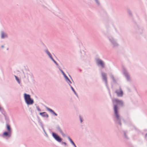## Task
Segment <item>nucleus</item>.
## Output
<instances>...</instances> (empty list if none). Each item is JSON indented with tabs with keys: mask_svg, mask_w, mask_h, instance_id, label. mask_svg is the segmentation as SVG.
<instances>
[{
	"mask_svg": "<svg viewBox=\"0 0 147 147\" xmlns=\"http://www.w3.org/2000/svg\"><path fill=\"white\" fill-rule=\"evenodd\" d=\"M114 110L115 113V119L114 120L115 123H118L120 126L121 125V117L119 115L118 111V108L117 105L114 106Z\"/></svg>",
	"mask_w": 147,
	"mask_h": 147,
	"instance_id": "obj_1",
	"label": "nucleus"
},
{
	"mask_svg": "<svg viewBox=\"0 0 147 147\" xmlns=\"http://www.w3.org/2000/svg\"><path fill=\"white\" fill-rule=\"evenodd\" d=\"M107 38L113 48H115L119 47V44L117 42V39L111 36H107Z\"/></svg>",
	"mask_w": 147,
	"mask_h": 147,
	"instance_id": "obj_2",
	"label": "nucleus"
},
{
	"mask_svg": "<svg viewBox=\"0 0 147 147\" xmlns=\"http://www.w3.org/2000/svg\"><path fill=\"white\" fill-rule=\"evenodd\" d=\"M24 97L25 102L28 105H31L33 104V100L31 98L30 95L25 93L24 94Z\"/></svg>",
	"mask_w": 147,
	"mask_h": 147,
	"instance_id": "obj_3",
	"label": "nucleus"
},
{
	"mask_svg": "<svg viewBox=\"0 0 147 147\" xmlns=\"http://www.w3.org/2000/svg\"><path fill=\"white\" fill-rule=\"evenodd\" d=\"M122 71L123 74L125 76L127 81H131V79L130 76V75L127 70L125 67H123Z\"/></svg>",
	"mask_w": 147,
	"mask_h": 147,
	"instance_id": "obj_4",
	"label": "nucleus"
},
{
	"mask_svg": "<svg viewBox=\"0 0 147 147\" xmlns=\"http://www.w3.org/2000/svg\"><path fill=\"white\" fill-rule=\"evenodd\" d=\"M101 75L102 77V81L105 82V84L109 91L110 90L109 89L108 86V81L107 78V74L106 73L103 72H101Z\"/></svg>",
	"mask_w": 147,
	"mask_h": 147,
	"instance_id": "obj_5",
	"label": "nucleus"
},
{
	"mask_svg": "<svg viewBox=\"0 0 147 147\" xmlns=\"http://www.w3.org/2000/svg\"><path fill=\"white\" fill-rule=\"evenodd\" d=\"M96 61L98 65L100 66L102 68L105 67V63L102 60L99 58H97L96 59Z\"/></svg>",
	"mask_w": 147,
	"mask_h": 147,
	"instance_id": "obj_6",
	"label": "nucleus"
},
{
	"mask_svg": "<svg viewBox=\"0 0 147 147\" xmlns=\"http://www.w3.org/2000/svg\"><path fill=\"white\" fill-rule=\"evenodd\" d=\"M52 136L54 139L58 142H61L62 141V138L56 133L52 132Z\"/></svg>",
	"mask_w": 147,
	"mask_h": 147,
	"instance_id": "obj_7",
	"label": "nucleus"
},
{
	"mask_svg": "<svg viewBox=\"0 0 147 147\" xmlns=\"http://www.w3.org/2000/svg\"><path fill=\"white\" fill-rule=\"evenodd\" d=\"M119 90H116L115 92L117 94L118 96L122 97L123 96V92L122 90L121 86H119Z\"/></svg>",
	"mask_w": 147,
	"mask_h": 147,
	"instance_id": "obj_8",
	"label": "nucleus"
},
{
	"mask_svg": "<svg viewBox=\"0 0 147 147\" xmlns=\"http://www.w3.org/2000/svg\"><path fill=\"white\" fill-rule=\"evenodd\" d=\"M114 102L117 104L121 106L123 105V102L121 100H119L117 99L115 100Z\"/></svg>",
	"mask_w": 147,
	"mask_h": 147,
	"instance_id": "obj_9",
	"label": "nucleus"
},
{
	"mask_svg": "<svg viewBox=\"0 0 147 147\" xmlns=\"http://www.w3.org/2000/svg\"><path fill=\"white\" fill-rule=\"evenodd\" d=\"M39 114L40 115L43 117L48 118L49 117L48 115L46 112H40Z\"/></svg>",
	"mask_w": 147,
	"mask_h": 147,
	"instance_id": "obj_10",
	"label": "nucleus"
},
{
	"mask_svg": "<svg viewBox=\"0 0 147 147\" xmlns=\"http://www.w3.org/2000/svg\"><path fill=\"white\" fill-rule=\"evenodd\" d=\"M44 51L45 52V53L48 55V56H49V57L51 59L53 58L51 54L49 51L47 49H45L44 50Z\"/></svg>",
	"mask_w": 147,
	"mask_h": 147,
	"instance_id": "obj_11",
	"label": "nucleus"
},
{
	"mask_svg": "<svg viewBox=\"0 0 147 147\" xmlns=\"http://www.w3.org/2000/svg\"><path fill=\"white\" fill-rule=\"evenodd\" d=\"M44 51L45 52V53L48 55V56H49V57L51 59L53 58L51 54L49 51L47 49H45L44 50Z\"/></svg>",
	"mask_w": 147,
	"mask_h": 147,
	"instance_id": "obj_12",
	"label": "nucleus"
},
{
	"mask_svg": "<svg viewBox=\"0 0 147 147\" xmlns=\"http://www.w3.org/2000/svg\"><path fill=\"white\" fill-rule=\"evenodd\" d=\"M66 81L68 83L71 84L72 82L65 74L63 75Z\"/></svg>",
	"mask_w": 147,
	"mask_h": 147,
	"instance_id": "obj_13",
	"label": "nucleus"
},
{
	"mask_svg": "<svg viewBox=\"0 0 147 147\" xmlns=\"http://www.w3.org/2000/svg\"><path fill=\"white\" fill-rule=\"evenodd\" d=\"M49 111H50V112L52 113L55 116H57V114L53 110H52V109L48 108L47 107L46 108Z\"/></svg>",
	"mask_w": 147,
	"mask_h": 147,
	"instance_id": "obj_14",
	"label": "nucleus"
},
{
	"mask_svg": "<svg viewBox=\"0 0 147 147\" xmlns=\"http://www.w3.org/2000/svg\"><path fill=\"white\" fill-rule=\"evenodd\" d=\"M67 138L69 140L70 142V143H71V144H72L74 147H77L76 146V144H75L74 142L73 141V140L70 138L69 136H68L67 137Z\"/></svg>",
	"mask_w": 147,
	"mask_h": 147,
	"instance_id": "obj_15",
	"label": "nucleus"
},
{
	"mask_svg": "<svg viewBox=\"0 0 147 147\" xmlns=\"http://www.w3.org/2000/svg\"><path fill=\"white\" fill-rule=\"evenodd\" d=\"M110 77L112 79L114 83H117L116 81L114 78L113 75L111 74L109 75Z\"/></svg>",
	"mask_w": 147,
	"mask_h": 147,
	"instance_id": "obj_16",
	"label": "nucleus"
},
{
	"mask_svg": "<svg viewBox=\"0 0 147 147\" xmlns=\"http://www.w3.org/2000/svg\"><path fill=\"white\" fill-rule=\"evenodd\" d=\"M11 133L8 131V132H5L3 133V135L6 136H9L10 137L11 136Z\"/></svg>",
	"mask_w": 147,
	"mask_h": 147,
	"instance_id": "obj_17",
	"label": "nucleus"
},
{
	"mask_svg": "<svg viewBox=\"0 0 147 147\" xmlns=\"http://www.w3.org/2000/svg\"><path fill=\"white\" fill-rule=\"evenodd\" d=\"M38 122L39 124L40 125V126L42 127V128L43 129V128H44L43 124L42 121L40 119H38Z\"/></svg>",
	"mask_w": 147,
	"mask_h": 147,
	"instance_id": "obj_18",
	"label": "nucleus"
},
{
	"mask_svg": "<svg viewBox=\"0 0 147 147\" xmlns=\"http://www.w3.org/2000/svg\"><path fill=\"white\" fill-rule=\"evenodd\" d=\"M56 129L57 130L59 131L60 133H62V131H63L61 129V128L59 126H58L56 127Z\"/></svg>",
	"mask_w": 147,
	"mask_h": 147,
	"instance_id": "obj_19",
	"label": "nucleus"
},
{
	"mask_svg": "<svg viewBox=\"0 0 147 147\" xmlns=\"http://www.w3.org/2000/svg\"><path fill=\"white\" fill-rule=\"evenodd\" d=\"M7 127L8 131L11 133V130L10 126L8 124H7Z\"/></svg>",
	"mask_w": 147,
	"mask_h": 147,
	"instance_id": "obj_20",
	"label": "nucleus"
},
{
	"mask_svg": "<svg viewBox=\"0 0 147 147\" xmlns=\"http://www.w3.org/2000/svg\"><path fill=\"white\" fill-rule=\"evenodd\" d=\"M128 13L131 16H132V13L131 11L129 9H128L127 10Z\"/></svg>",
	"mask_w": 147,
	"mask_h": 147,
	"instance_id": "obj_21",
	"label": "nucleus"
},
{
	"mask_svg": "<svg viewBox=\"0 0 147 147\" xmlns=\"http://www.w3.org/2000/svg\"><path fill=\"white\" fill-rule=\"evenodd\" d=\"M68 84L69 85L70 87H71L72 90V91L74 92H76V91L75 90L73 87H72V86L71 85V84H69V83H68Z\"/></svg>",
	"mask_w": 147,
	"mask_h": 147,
	"instance_id": "obj_22",
	"label": "nucleus"
},
{
	"mask_svg": "<svg viewBox=\"0 0 147 147\" xmlns=\"http://www.w3.org/2000/svg\"><path fill=\"white\" fill-rule=\"evenodd\" d=\"M123 133L125 138L126 139H128L129 138L126 135V132L125 131H123Z\"/></svg>",
	"mask_w": 147,
	"mask_h": 147,
	"instance_id": "obj_23",
	"label": "nucleus"
},
{
	"mask_svg": "<svg viewBox=\"0 0 147 147\" xmlns=\"http://www.w3.org/2000/svg\"><path fill=\"white\" fill-rule=\"evenodd\" d=\"M57 65H58V64L57 63L56 61L53 59V58L51 59Z\"/></svg>",
	"mask_w": 147,
	"mask_h": 147,
	"instance_id": "obj_24",
	"label": "nucleus"
},
{
	"mask_svg": "<svg viewBox=\"0 0 147 147\" xmlns=\"http://www.w3.org/2000/svg\"><path fill=\"white\" fill-rule=\"evenodd\" d=\"M15 77L16 78V80L17 81V82L19 83H20V80H19V79L18 78V77L16 76H15Z\"/></svg>",
	"mask_w": 147,
	"mask_h": 147,
	"instance_id": "obj_25",
	"label": "nucleus"
},
{
	"mask_svg": "<svg viewBox=\"0 0 147 147\" xmlns=\"http://www.w3.org/2000/svg\"><path fill=\"white\" fill-rule=\"evenodd\" d=\"M5 36H6V35H5L4 33H2L1 34V37L2 38H4Z\"/></svg>",
	"mask_w": 147,
	"mask_h": 147,
	"instance_id": "obj_26",
	"label": "nucleus"
},
{
	"mask_svg": "<svg viewBox=\"0 0 147 147\" xmlns=\"http://www.w3.org/2000/svg\"><path fill=\"white\" fill-rule=\"evenodd\" d=\"M96 3L98 5H100V3L98 0H94Z\"/></svg>",
	"mask_w": 147,
	"mask_h": 147,
	"instance_id": "obj_27",
	"label": "nucleus"
},
{
	"mask_svg": "<svg viewBox=\"0 0 147 147\" xmlns=\"http://www.w3.org/2000/svg\"><path fill=\"white\" fill-rule=\"evenodd\" d=\"M39 42L40 44L42 45L43 46H45L44 44L42 42L41 40H40Z\"/></svg>",
	"mask_w": 147,
	"mask_h": 147,
	"instance_id": "obj_28",
	"label": "nucleus"
},
{
	"mask_svg": "<svg viewBox=\"0 0 147 147\" xmlns=\"http://www.w3.org/2000/svg\"><path fill=\"white\" fill-rule=\"evenodd\" d=\"M61 134L63 137L66 136V135L63 132V131H62V133H61Z\"/></svg>",
	"mask_w": 147,
	"mask_h": 147,
	"instance_id": "obj_29",
	"label": "nucleus"
},
{
	"mask_svg": "<svg viewBox=\"0 0 147 147\" xmlns=\"http://www.w3.org/2000/svg\"><path fill=\"white\" fill-rule=\"evenodd\" d=\"M61 144H64L65 146L67 145V143L66 142H62Z\"/></svg>",
	"mask_w": 147,
	"mask_h": 147,
	"instance_id": "obj_30",
	"label": "nucleus"
},
{
	"mask_svg": "<svg viewBox=\"0 0 147 147\" xmlns=\"http://www.w3.org/2000/svg\"><path fill=\"white\" fill-rule=\"evenodd\" d=\"M62 73V74L63 75H64V74H65V73H64V72L63 71V70H62L61 69H60L59 70Z\"/></svg>",
	"mask_w": 147,
	"mask_h": 147,
	"instance_id": "obj_31",
	"label": "nucleus"
},
{
	"mask_svg": "<svg viewBox=\"0 0 147 147\" xmlns=\"http://www.w3.org/2000/svg\"><path fill=\"white\" fill-rule=\"evenodd\" d=\"M37 110L39 111H41V110L38 107H37Z\"/></svg>",
	"mask_w": 147,
	"mask_h": 147,
	"instance_id": "obj_32",
	"label": "nucleus"
},
{
	"mask_svg": "<svg viewBox=\"0 0 147 147\" xmlns=\"http://www.w3.org/2000/svg\"><path fill=\"white\" fill-rule=\"evenodd\" d=\"M74 94L76 95V96L78 97V94H77V93H76V92H74Z\"/></svg>",
	"mask_w": 147,
	"mask_h": 147,
	"instance_id": "obj_33",
	"label": "nucleus"
},
{
	"mask_svg": "<svg viewBox=\"0 0 147 147\" xmlns=\"http://www.w3.org/2000/svg\"><path fill=\"white\" fill-rule=\"evenodd\" d=\"M74 94L76 95V96L78 97V94H77V93H76V92H74Z\"/></svg>",
	"mask_w": 147,
	"mask_h": 147,
	"instance_id": "obj_34",
	"label": "nucleus"
},
{
	"mask_svg": "<svg viewBox=\"0 0 147 147\" xmlns=\"http://www.w3.org/2000/svg\"><path fill=\"white\" fill-rule=\"evenodd\" d=\"M74 94L76 95V96L78 97V94H77V93H76V92H74Z\"/></svg>",
	"mask_w": 147,
	"mask_h": 147,
	"instance_id": "obj_35",
	"label": "nucleus"
},
{
	"mask_svg": "<svg viewBox=\"0 0 147 147\" xmlns=\"http://www.w3.org/2000/svg\"><path fill=\"white\" fill-rule=\"evenodd\" d=\"M74 94L76 95V96L78 97V94H77V93H76V92H74Z\"/></svg>",
	"mask_w": 147,
	"mask_h": 147,
	"instance_id": "obj_36",
	"label": "nucleus"
},
{
	"mask_svg": "<svg viewBox=\"0 0 147 147\" xmlns=\"http://www.w3.org/2000/svg\"><path fill=\"white\" fill-rule=\"evenodd\" d=\"M57 67L58 68V69L60 70L61 69L60 68V67L58 65H57Z\"/></svg>",
	"mask_w": 147,
	"mask_h": 147,
	"instance_id": "obj_37",
	"label": "nucleus"
},
{
	"mask_svg": "<svg viewBox=\"0 0 147 147\" xmlns=\"http://www.w3.org/2000/svg\"><path fill=\"white\" fill-rule=\"evenodd\" d=\"M57 67L58 68V69L60 70L61 69L60 68V67L58 65H57Z\"/></svg>",
	"mask_w": 147,
	"mask_h": 147,
	"instance_id": "obj_38",
	"label": "nucleus"
},
{
	"mask_svg": "<svg viewBox=\"0 0 147 147\" xmlns=\"http://www.w3.org/2000/svg\"><path fill=\"white\" fill-rule=\"evenodd\" d=\"M80 121L82 123V118L80 117Z\"/></svg>",
	"mask_w": 147,
	"mask_h": 147,
	"instance_id": "obj_39",
	"label": "nucleus"
},
{
	"mask_svg": "<svg viewBox=\"0 0 147 147\" xmlns=\"http://www.w3.org/2000/svg\"><path fill=\"white\" fill-rule=\"evenodd\" d=\"M42 129H43V130L45 133H46V132L45 131V130L44 129V128H43Z\"/></svg>",
	"mask_w": 147,
	"mask_h": 147,
	"instance_id": "obj_40",
	"label": "nucleus"
},
{
	"mask_svg": "<svg viewBox=\"0 0 147 147\" xmlns=\"http://www.w3.org/2000/svg\"><path fill=\"white\" fill-rule=\"evenodd\" d=\"M69 77L70 78H71V79L73 80L72 79V78H71V76H70V75H69Z\"/></svg>",
	"mask_w": 147,
	"mask_h": 147,
	"instance_id": "obj_41",
	"label": "nucleus"
},
{
	"mask_svg": "<svg viewBox=\"0 0 147 147\" xmlns=\"http://www.w3.org/2000/svg\"><path fill=\"white\" fill-rule=\"evenodd\" d=\"M46 135L47 137H48V135L47 134H46Z\"/></svg>",
	"mask_w": 147,
	"mask_h": 147,
	"instance_id": "obj_42",
	"label": "nucleus"
},
{
	"mask_svg": "<svg viewBox=\"0 0 147 147\" xmlns=\"http://www.w3.org/2000/svg\"><path fill=\"white\" fill-rule=\"evenodd\" d=\"M55 15H57V16H58V15L57 14H55Z\"/></svg>",
	"mask_w": 147,
	"mask_h": 147,
	"instance_id": "obj_43",
	"label": "nucleus"
},
{
	"mask_svg": "<svg viewBox=\"0 0 147 147\" xmlns=\"http://www.w3.org/2000/svg\"><path fill=\"white\" fill-rule=\"evenodd\" d=\"M80 71H82V70H81V69H80Z\"/></svg>",
	"mask_w": 147,
	"mask_h": 147,
	"instance_id": "obj_44",
	"label": "nucleus"
},
{
	"mask_svg": "<svg viewBox=\"0 0 147 147\" xmlns=\"http://www.w3.org/2000/svg\"><path fill=\"white\" fill-rule=\"evenodd\" d=\"M57 11H59L58 9H57Z\"/></svg>",
	"mask_w": 147,
	"mask_h": 147,
	"instance_id": "obj_45",
	"label": "nucleus"
},
{
	"mask_svg": "<svg viewBox=\"0 0 147 147\" xmlns=\"http://www.w3.org/2000/svg\"><path fill=\"white\" fill-rule=\"evenodd\" d=\"M45 134H47V133H45Z\"/></svg>",
	"mask_w": 147,
	"mask_h": 147,
	"instance_id": "obj_46",
	"label": "nucleus"
},
{
	"mask_svg": "<svg viewBox=\"0 0 147 147\" xmlns=\"http://www.w3.org/2000/svg\"><path fill=\"white\" fill-rule=\"evenodd\" d=\"M2 47L3 48V46H2Z\"/></svg>",
	"mask_w": 147,
	"mask_h": 147,
	"instance_id": "obj_47",
	"label": "nucleus"
}]
</instances>
